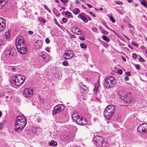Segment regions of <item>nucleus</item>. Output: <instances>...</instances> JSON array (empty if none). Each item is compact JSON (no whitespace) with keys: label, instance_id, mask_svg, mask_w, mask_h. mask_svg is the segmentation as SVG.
<instances>
[{"label":"nucleus","instance_id":"f257e3e1","mask_svg":"<svg viewBox=\"0 0 147 147\" xmlns=\"http://www.w3.org/2000/svg\"><path fill=\"white\" fill-rule=\"evenodd\" d=\"M16 121L15 130L18 133H20L26 124V119L23 116H19L16 117Z\"/></svg>","mask_w":147,"mask_h":147},{"label":"nucleus","instance_id":"f03ea898","mask_svg":"<svg viewBox=\"0 0 147 147\" xmlns=\"http://www.w3.org/2000/svg\"><path fill=\"white\" fill-rule=\"evenodd\" d=\"M16 45L18 52L20 54H24L27 51L26 47L24 44V40L21 36H18L16 40Z\"/></svg>","mask_w":147,"mask_h":147},{"label":"nucleus","instance_id":"7ed1b4c3","mask_svg":"<svg viewBox=\"0 0 147 147\" xmlns=\"http://www.w3.org/2000/svg\"><path fill=\"white\" fill-rule=\"evenodd\" d=\"M115 107L113 105H109L105 109L103 113L104 117L109 119L111 118L115 111Z\"/></svg>","mask_w":147,"mask_h":147},{"label":"nucleus","instance_id":"20e7f679","mask_svg":"<svg viewBox=\"0 0 147 147\" xmlns=\"http://www.w3.org/2000/svg\"><path fill=\"white\" fill-rule=\"evenodd\" d=\"M25 78L24 75H18L13 76L11 83L18 86L22 85L25 81Z\"/></svg>","mask_w":147,"mask_h":147},{"label":"nucleus","instance_id":"39448f33","mask_svg":"<svg viewBox=\"0 0 147 147\" xmlns=\"http://www.w3.org/2000/svg\"><path fill=\"white\" fill-rule=\"evenodd\" d=\"M116 80L112 76H108L106 78L104 82V87L107 88L112 87L116 83Z\"/></svg>","mask_w":147,"mask_h":147},{"label":"nucleus","instance_id":"423d86ee","mask_svg":"<svg viewBox=\"0 0 147 147\" xmlns=\"http://www.w3.org/2000/svg\"><path fill=\"white\" fill-rule=\"evenodd\" d=\"M63 56L65 60L70 59L74 56V52L71 50H66L63 54Z\"/></svg>","mask_w":147,"mask_h":147},{"label":"nucleus","instance_id":"0eeeda50","mask_svg":"<svg viewBox=\"0 0 147 147\" xmlns=\"http://www.w3.org/2000/svg\"><path fill=\"white\" fill-rule=\"evenodd\" d=\"M16 51L15 48L10 47L6 49L5 53L7 56H14L16 54Z\"/></svg>","mask_w":147,"mask_h":147},{"label":"nucleus","instance_id":"6e6552de","mask_svg":"<svg viewBox=\"0 0 147 147\" xmlns=\"http://www.w3.org/2000/svg\"><path fill=\"white\" fill-rule=\"evenodd\" d=\"M138 131L140 132L147 133V123H143L140 125L137 128Z\"/></svg>","mask_w":147,"mask_h":147},{"label":"nucleus","instance_id":"1a4fd4ad","mask_svg":"<svg viewBox=\"0 0 147 147\" xmlns=\"http://www.w3.org/2000/svg\"><path fill=\"white\" fill-rule=\"evenodd\" d=\"M38 54L39 56H41L43 59V60L47 63L49 60V55L45 52H39Z\"/></svg>","mask_w":147,"mask_h":147},{"label":"nucleus","instance_id":"9d476101","mask_svg":"<svg viewBox=\"0 0 147 147\" xmlns=\"http://www.w3.org/2000/svg\"><path fill=\"white\" fill-rule=\"evenodd\" d=\"M76 120L77 123L80 125H84L87 124V121L86 118L81 117H78Z\"/></svg>","mask_w":147,"mask_h":147},{"label":"nucleus","instance_id":"9b49d317","mask_svg":"<svg viewBox=\"0 0 147 147\" xmlns=\"http://www.w3.org/2000/svg\"><path fill=\"white\" fill-rule=\"evenodd\" d=\"M118 94L120 96V98L126 103H129L130 102L132 101V98L131 97L127 95L123 96L122 94H120L119 92L118 93Z\"/></svg>","mask_w":147,"mask_h":147},{"label":"nucleus","instance_id":"f8f14e48","mask_svg":"<svg viewBox=\"0 0 147 147\" xmlns=\"http://www.w3.org/2000/svg\"><path fill=\"white\" fill-rule=\"evenodd\" d=\"M64 106L62 105H58L55 106L54 108L53 113V114L56 115L57 113H59L63 111L64 109Z\"/></svg>","mask_w":147,"mask_h":147},{"label":"nucleus","instance_id":"ddd939ff","mask_svg":"<svg viewBox=\"0 0 147 147\" xmlns=\"http://www.w3.org/2000/svg\"><path fill=\"white\" fill-rule=\"evenodd\" d=\"M33 94V90L28 88H26L24 90V94L27 98H30Z\"/></svg>","mask_w":147,"mask_h":147},{"label":"nucleus","instance_id":"4468645a","mask_svg":"<svg viewBox=\"0 0 147 147\" xmlns=\"http://www.w3.org/2000/svg\"><path fill=\"white\" fill-rule=\"evenodd\" d=\"M101 138V136H96L93 139L92 142H95L96 146L98 147H101V142L100 141Z\"/></svg>","mask_w":147,"mask_h":147},{"label":"nucleus","instance_id":"2eb2a0df","mask_svg":"<svg viewBox=\"0 0 147 147\" xmlns=\"http://www.w3.org/2000/svg\"><path fill=\"white\" fill-rule=\"evenodd\" d=\"M5 21L4 19L0 18V31H2L5 28Z\"/></svg>","mask_w":147,"mask_h":147},{"label":"nucleus","instance_id":"dca6fc26","mask_svg":"<svg viewBox=\"0 0 147 147\" xmlns=\"http://www.w3.org/2000/svg\"><path fill=\"white\" fill-rule=\"evenodd\" d=\"M79 86L81 88V90L82 92H86L88 91V88L82 83H80Z\"/></svg>","mask_w":147,"mask_h":147},{"label":"nucleus","instance_id":"f3484780","mask_svg":"<svg viewBox=\"0 0 147 147\" xmlns=\"http://www.w3.org/2000/svg\"><path fill=\"white\" fill-rule=\"evenodd\" d=\"M78 18L81 19L84 22H88V21H86V17L83 15L80 14L78 16Z\"/></svg>","mask_w":147,"mask_h":147},{"label":"nucleus","instance_id":"a211bd4d","mask_svg":"<svg viewBox=\"0 0 147 147\" xmlns=\"http://www.w3.org/2000/svg\"><path fill=\"white\" fill-rule=\"evenodd\" d=\"M6 43L5 39L4 38H1L0 39V47L1 45H5Z\"/></svg>","mask_w":147,"mask_h":147},{"label":"nucleus","instance_id":"6ab92c4d","mask_svg":"<svg viewBox=\"0 0 147 147\" xmlns=\"http://www.w3.org/2000/svg\"><path fill=\"white\" fill-rule=\"evenodd\" d=\"M100 86L99 83H98L95 84L94 85L95 88L94 89V93L98 91V87Z\"/></svg>","mask_w":147,"mask_h":147},{"label":"nucleus","instance_id":"aec40b11","mask_svg":"<svg viewBox=\"0 0 147 147\" xmlns=\"http://www.w3.org/2000/svg\"><path fill=\"white\" fill-rule=\"evenodd\" d=\"M49 145L50 146H56L57 145V142L54 140H51V142L49 143Z\"/></svg>","mask_w":147,"mask_h":147},{"label":"nucleus","instance_id":"412c9836","mask_svg":"<svg viewBox=\"0 0 147 147\" xmlns=\"http://www.w3.org/2000/svg\"><path fill=\"white\" fill-rule=\"evenodd\" d=\"M7 3L2 0H0V9L1 8Z\"/></svg>","mask_w":147,"mask_h":147},{"label":"nucleus","instance_id":"4be33fe9","mask_svg":"<svg viewBox=\"0 0 147 147\" xmlns=\"http://www.w3.org/2000/svg\"><path fill=\"white\" fill-rule=\"evenodd\" d=\"M102 39L106 42H109L110 39L107 36L104 35L102 36Z\"/></svg>","mask_w":147,"mask_h":147},{"label":"nucleus","instance_id":"5701e85b","mask_svg":"<svg viewBox=\"0 0 147 147\" xmlns=\"http://www.w3.org/2000/svg\"><path fill=\"white\" fill-rule=\"evenodd\" d=\"M10 34L7 32H6L4 34V37L8 39L10 37Z\"/></svg>","mask_w":147,"mask_h":147},{"label":"nucleus","instance_id":"b1692460","mask_svg":"<svg viewBox=\"0 0 147 147\" xmlns=\"http://www.w3.org/2000/svg\"><path fill=\"white\" fill-rule=\"evenodd\" d=\"M78 117H80L78 116V114L76 112H74L73 113V114L72 115V117L73 118H77V119L78 118Z\"/></svg>","mask_w":147,"mask_h":147},{"label":"nucleus","instance_id":"393cba45","mask_svg":"<svg viewBox=\"0 0 147 147\" xmlns=\"http://www.w3.org/2000/svg\"><path fill=\"white\" fill-rule=\"evenodd\" d=\"M142 4L145 7L147 8V4L146 3V1L145 0H141Z\"/></svg>","mask_w":147,"mask_h":147},{"label":"nucleus","instance_id":"a878e982","mask_svg":"<svg viewBox=\"0 0 147 147\" xmlns=\"http://www.w3.org/2000/svg\"><path fill=\"white\" fill-rule=\"evenodd\" d=\"M79 10L78 8H76L73 11V13L75 15H77L78 14Z\"/></svg>","mask_w":147,"mask_h":147},{"label":"nucleus","instance_id":"bb28decb","mask_svg":"<svg viewBox=\"0 0 147 147\" xmlns=\"http://www.w3.org/2000/svg\"><path fill=\"white\" fill-rule=\"evenodd\" d=\"M80 47L84 49H86V46L84 43H81L80 44Z\"/></svg>","mask_w":147,"mask_h":147},{"label":"nucleus","instance_id":"cd10ccee","mask_svg":"<svg viewBox=\"0 0 147 147\" xmlns=\"http://www.w3.org/2000/svg\"><path fill=\"white\" fill-rule=\"evenodd\" d=\"M102 33L104 34L105 35H107L109 34V32L105 30L104 29L102 28Z\"/></svg>","mask_w":147,"mask_h":147},{"label":"nucleus","instance_id":"c85d7f7f","mask_svg":"<svg viewBox=\"0 0 147 147\" xmlns=\"http://www.w3.org/2000/svg\"><path fill=\"white\" fill-rule=\"evenodd\" d=\"M65 14L67 16L69 17L71 15V13L69 11H66L65 12Z\"/></svg>","mask_w":147,"mask_h":147},{"label":"nucleus","instance_id":"c756f323","mask_svg":"<svg viewBox=\"0 0 147 147\" xmlns=\"http://www.w3.org/2000/svg\"><path fill=\"white\" fill-rule=\"evenodd\" d=\"M62 64L64 66H67L68 65V63L67 61H65L63 62Z\"/></svg>","mask_w":147,"mask_h":147},{"label":"nucleus","instance_id":"7c9ffc66","mask_svg":"<svg viewBox=\"0 0 147 147\" xmlns=\"http://www.w3.org/2000/svg\"><path fill=\"white\" fill-rule=\"evenodd\" d=\"M110 18L111 20L113 23H115V19L112 17V16H111L110 17Z\"/></svg>","mask_w":147,"mask_h":147},{"label":"nucleus","instance_id":"2f4dec72","mask_svg":"<svg viewBox=\"0 0 147 147\" xmlns=\"http://www.w3.org/2000/svg\"><path fill=\"white\" fill-rule=\"evenodd\" d=\"M44 7H45V8L48 11H49L50 12H51V10L49 9V8L46 5H44Z\"/></svg>","mask_w":147,"mask_h":147},{"label":"nucleus","instance_id":"473e14b6","mask_svg":"<svg viewBox=\"0 0 147 147\" xmlns=\"http://www.w3.org/2000/svg\"><path fill=\"white\" fill-rule=\"evenodd\" d=\"M54 21L55 22V23L58 26L60 27V25L58 23V22L57 20L55 19H54Z\"/></svg>","mask_w":147,"mask_h":147},{"label":"nucleus","instance_id":"72a5a7b5","mask_svg":"<svg viewBox=\"0 0 147 147\" xmlns=\"http://www.w3.org/2000/svg\"><path fill=\"white\" fill-rule=\"evenodd\" d=\"M67 19L65 18H63L62 19V21L64 23H66L67 22Z\"/></svg>","mask_w":147,"mask_h":147},{"label":"nucleus","instance_id":"f704fd0d","mask_svg":"<svg viewBox=\"0 0 147 147\" xmlns=\"http://www.w3.org/2000/svg\"><path fill=\"white\" fill-rule=\"evenodd\" d=\"M132 57L134 59L137 58V54L135 53H134L132 55Z\"/></svg>","mask_w":147,"mask_h":147},{"label":"nucleus","instance_id":"c9c22d12","mask_svg":"<svg viewBox=\"0 0 147 147\" xmlns=\"http://www.w3.org/2000/svg\"><path fill=\"white\" fill-rule=\"evenodd\" d=\"M45 41L46 43L49 44L50 42V41L49 39L48 38H47L45 40Z\"/></svg>","mask_w":147,"mask_h":147},{"label":"nucleus","instance_id":"e433bc0d","mask_svg":"<svg viewBox=\"0 0 147 147\" xmlns=\"http://www.w3.org/2000/svg\"><path fill=\"white\" fill-rule=\"evenodd\" d=\"M64 4L66 3H68V1L67 0H60Z\"/></svg>","mask_w":147,"mask_h":147},{"label":"nucleus","instance_id":"4c0bfd02","mask_svg":"<svg viewBox=\"0 0 147 147\" xmlns=\"http://www.w3.org/2000/svg\"><path fill=\"white\" fill-rule=\"evenodd\" d=\"M79 39L81 40H85V38L83 36H80L79 37Z\"/></svg>","mask_w":147,"mask_h":147},{"label":"nucleus","instance_id":"58836bf2","mask_svg":"<svg viewBox=\"0 0 147 147\" xmlns=\"http://www.w3.org/2000/svg\"><path fill=\"white\" fill-rule=\"evenodd\" d=\"M136 68L137 69H140V65H139L137 64L135 65Z\"/></svg>","mask_w":147,"mask_h":147},{"label":"nucleus","instance_id":"ea45409f","mask_svg":"<svg viewBox=\"0 0 147 147\" xmlns=\"http://www.w3.org/2000/svg\"><path fill=\"white\" fill-rule=\"evenodd\" d=\"M69 35L70 36V37L71 38H76V36L74 34H72L71 33H69Z\"/></svg>","mask_w":147,"mask_h":147},{"label":"nucleus","instance_id":"a19ab883","mask_svg":"<svg viewBox=\"0 0 147 147\" xmlns=\"http://www.w3.org/2000/svg\"><path fill=\"white\" fill-rule=\"evenodd\" d=\"M139 60L140 61H141V62H145L144 60V59L142 57L140 58L139 59Z\"/></svg>","mask_w":147,"mask_h":147},{"label":"nucleus","instance_id":"79ce46f5","mask_svg":"<svg viewBox=\"0 0 147 147\" xmlns=\"http://www.w3.org/2000/svg\"><path fill=\"white\" fill-rule=\"evenodd\" d=\"M118 73L120 74H122L123 71L121 69L118 70Z\"/></svg>","mask_w":147,"mask_h":147},{"label":"nucleus","instance_id":"37998d69","mask_svg":"<svg viewBox=\"0 0 147 147\" xmlns=\"http://www.w3.org/2000/svg\"><path fill=\"white\" fill-rule=\"evenodd\" d=\"M125 74L126 75L130 76H131V73L129 72H126Z\"/></svg>","mask_w":147,"mask_h":147},{"label":"nucleus","instance_id":"c03bdc74","mask_svg":"<svg viewBox=\"0 0 147 147\" xmlns=\"http://www.w3.org/2000/svg\"><path fill=\"white\" fill-rule=\"evenodd\" d=\"M40 21L43 23H45L46 22V21L44 19L42 18V19L40 20Z\"/></svg>","mask_w":147,"mask_h":147},{"label":"nucleus","instance_id":"a18cd8bd","mask_svg":"<svg viewBox=\"0 0 147 147\" xmlns=\"http://www.w3.org/2000/svg\"><path fill=\"white\" fill-rule=\"evenodd\" d=\"M131 44H132L133 45H134L136 47H138V45H137L136 43H134V42H131Z\"/></svg>","mask_w":147,"mask_h":147},{"label":"nucleus","instance_id":"49530a36","mask_svg":"<svg viewBox=\"0 0 147 147\" xmlns=\"http://www.w3.org/2000/svg\"><path fill=\"white\" fill-rule=\"evenodd\" d=\"M124 80L125 81H128L129 80V78L127 76H125L124 78Z\"/></svg>","mask_w":147,"mask_h":147},{"label":"nucleus","instance_id":"de8ad7c7","mask_svg":"<svg viewBox=\"0 0 147 147\" xmlns=\"http://www.w3.org/2000/svg\"><path fill=\"white\" fill-rule=\"evenodd\" d=\"M122 3V1H117L116 3L117 4H118L120 5V4H121Z\"/></svg>","mask_w":147,"mask_h":147},{"label":"nucleus","instance_id":"09e8293b","mask_svg":"<svg viewBox=\"0 0 147 147\" xmlns=\"http://www.w3.org/2000/svg\"><path fill=\"white\" fill-rule=\"evenodd\" d=\"M3 124L2 123H0V129H2L3 127Z\"/></svg>","mask_w":147,"mask_h":147},{"label":"nucleus","instance_id":"8fccbe9b","mask_svg":"<svg viewBox=\"0 0 147 147\" xmlns=\"http://www.w3.org/2000/svg\"><path fill=\"white\" fill-rule=\"evenodd\" d=\"M28 33L30 35L32 34L33 33V32L32 31H28Z\"/></svg>","mask_w":147,"mask_h":147},{"label":"nucleus","instance_id":"3c124183","mask_svg":"<svg viewBox=\"0 0 147 147\" xmlns=\"http://www.w3.org/2000/svg\"><path fill=\"white\" fill-rule=\"evenodd\" d=\"M87 5L89 8H92V6L89 3H86Z\"/></svg>","mask_w":147,"mask_h":147},{"label":"nucleus","instance_id":"603ef678","mask_svg":"<svg viewBox=\"0 0 147 147\" xmlns=\"http://www.w3.org/2000/svg\"><path fill=\"white\" fill-rule=\"evenodd\" d=\"M45 50L46 51H47V52H50V50L48 47H47L45 48Z\"/></svg>","mask_w":147,"mask_h":147},{"label":"nucleus","instance_id":"864d4df0","mask_svg":"<svg viewBox=\"0 0 147 147\" xmlns=\"http://www.w3.org/2000/svg\"><path fill=\"white\" fill-rule=\"evenodd\" d=\"M90 14L93 17H95V15L94 13L92 12H91L90 13Z\"/></svg>","mask_w":147,"mask_h":147},{"label":"nucleus","instance_id":"5fc2aeb1","mask_svg":"<svg viewBox=\"0 0 147 147\" xmlns=\"http://www.w3.org/2000/svg\"><path fill=\"white\" fill-rule=\"evenodd\" d=\"M92 30H93V31H96L97 30V29L95 28L94 27V28H92Z\"/></svg>","mask_w":147,"mask_h":147},{"label":"nucleus","instance_id":"6e6d98bb","mask_svg":"<svg viewBox=\"0 0 147 147\" xmlns=\"http://www.w3.org/2000/svg\"><path fill=\"white\" fill-rule=\"evenodd\" d=\"M79 28H77L76 30H77L78 32H80V33H81V31L80 30H79Z\"/></svg>","mask_w":147,"mask_h":147},{"label":"nucleus","instance_id":"4d7b16f0","mask_svg":"<svg viewBox=\"0 0 147 147\" xmlns=\"http://www.w3.org/2000/svg\"><path fill=\"white\" fill-rule=\"evenodd\" d=\"M128 46L132 50H134L133 48L131 47V46L130 45H128Z\"/></svg>","mask_w":147,"mask_h":147},{"label":"nucleus","instance_id":"13d9d810","mask_svg":"<svg viewBox=\"0 0 147 147\" xmlns=\"http://www.w3.org/2000/svg\"><path fill=\"white\" fill-rule=\"evenodd\" d=\"M102 24L104 25L106 27H107V26L106 25V23L104 22L102 23Z\"/></svg>","mask_w":147,"mask_h":147},{"label":"nucleus","instance_id":"bf43d9fd","mask_svg":"<svg viewBox=\"0 0 147 147\" xmlns=\"http://www.w3.org/2000/svg\"><path fill=\"white\" fill-rule=\"evenodd\" d=\"M128 26L129 28H130L131 27V24H129L128 25Z\"/></svg>","mask_w":147,"mask_h":147},{"label":"nucleus","instance_id":"052dcab7","mask_svg":"<svg viewBox=\"0 0 147 147\" xmlns=\"http://www.w3.org/2000/svg\"><path fill=\"white\" fill-rule=\"evenodd\" d=\"M79 1L78 0H76L75 1V3L77 4H78L79 3Z\"/></svg>","mask_w":147,"mask_h":147},{"label":"nucleus","instance_id":"680f3d73","mask_svg":"<svg viewBox=\"0 0 147 147\" xmlns=\"http://www.w3.org/2000/svg\"><path fill=\"white\" fill-rule=\"evenodd\" d=\"M12 69L14 71H15L16 69V68L14 67H12Z\"/></svg>","mask_w":147,"mask_h":147},{"label":"nucleus","instance_id":"e2e57ef3","mask_svg":"<svg viewBox=\"0 0 147 147\" xmlns=\"http://www.w3.org/2000/svg\"><path fill=\"white\" fill-rule=\"evenodd\" d=\"M127 1L129 3H131L132 1V0H127Z\"/></svg>","mask_w":147,"mask_h":147},{"label":"nucleus","instance_id":"0e129e2a","mask_svg":"<svg viewBox=\"0 0 147 147\" xmlns=\"http://www.w3.org/2000/svg\"><path fill=\"white\" fill-rule=\"evenodd\" d=\"M123 59L124 61H126V59L123 57Z\"/></svg>","mask_w":147,"mask_h":147},{"label":"nucleus","instance_id":"69168bd1","mask_svg":"<svg viewBox=\"0 0 147 147\" xmlns=\"http://www.w3.org/2000/svg\"><path fill=\"white\" fill-rule=\"evenodd\" d=\"M61 7L63 10H64L65 9V8L64 7Z\"/></svg>","mask_w":147,"mask_h":147},{"label":"nucleus","instance_id":"338daca9","mask_svg":"<svg viewBox=\"0 0 147 147\" xmlns=\"http://www.w3.org/2000/svg\"><path fill=\"white\" fill-rule=\"evenodd\" d=\"M124 36L127 39H128V38H129V37L127 36H125V35H124Z\"/></svg>","mask_w":147,"mask_h":147},{"label":"nucleus","instance_id":"774afa93","mask_svg":"<svg viewBox=\"0 0 147 147\" xmlns=\"http://www.w3.org/2000/svg\"><path fill=\"white\" fill-rule=\"evenodd\" d=\"M55 1L57 3H58L59 2V1L58 0H55Z\"/></svg>","mask_w":147,"mask_h":147}]
</instances>
